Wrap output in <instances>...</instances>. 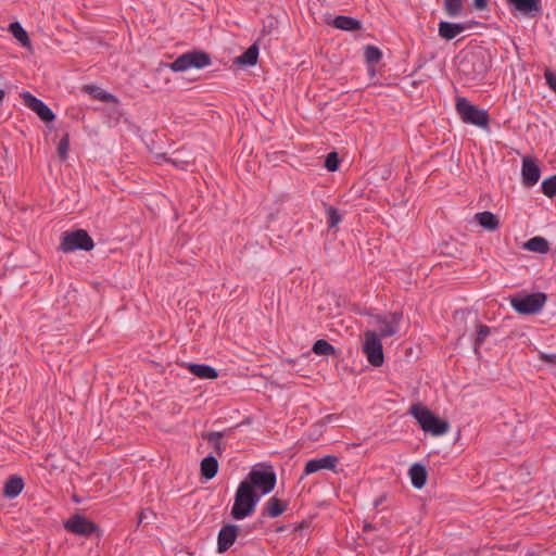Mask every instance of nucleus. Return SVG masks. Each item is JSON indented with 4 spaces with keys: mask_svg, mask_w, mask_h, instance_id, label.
I'll return each mask as SVG.
<instances>
[{
    "mask_svg": "<svg viewBox=\"0 0 556 556\" xmlns=\"http://www.w3.org/2000/svg\"><path fill=\"white\" fill-rule=\"evenodd\" d=\"M24 489V481L18 476H11L4 483L3 495L7 498H15Z\"/></svg>",
    "mask_w": 556,
    "mask_h": 556,
    "instance_id": "nucleus-21",
    "label": "nucleus"
},
{
    "mask_svg": "<svg viewBox=\"0 0 556 556\" xmlns=\"http://www.w3.org/2000/svg\"><path fill=\"white\" fill-rule=\"evenodd\" d=\"M486 0H473V7L477 10H484L486 8Z\"/></svg>",
    "mask_w": 556,
    "mask_h": 556,
    "instance_id": "nucleus-40",
    "label": "nucleus"
},
{
    "mask_svg": "<svg viewBox=\"0 0 556 556\" xmlns=\"http://www.w3.org/2000/svg\"><path fill=\"white\" fill-rule=\"evenodd\" d=\"M4 96H5L4 91L2 89H0V103L3 101Z\"/></svg>",
    "mask_w": 556,
    "mask_h": 556,
    "instance_id": "nucleus-44",
    "label": "nucleus"
},
{
    "mask_svg": "<svg viewBox=\"0 0 556 556\" xmlns=\"http://www.w3.org/2000/svg\"><path fill=\"white\" fill-rule=\"evenodd\" d=\"M544 77L546 79V84L548 85V87L556 92V75L552 71L546 70L544 73Z\"/></svg>",
    "mask_w": 556,
    "mask_h": 556,
    "instance_id": "nucleus-38",
    "label": "nucleus"
},
{
    "mask_svg": "<svg viewBox=\"0 0 556 556\" xmlns=\"http://www.w3.org/2000/svg\"><path fill=\"white\" fill-rule=\"evenodd\" d=\"M402 320V312H392L383 315H372L370 325L378 329L377 334L381 339L395 336L400 330Z\"/></svg>",
    "mask_w": 556,
    "mask_h": 556,
    "instance_id": "nucleus-7",
    "label": "nucleus"
},
{
    "mask_svg": "<svg viewBox=\"0 0 556 556\" xmlns=\"http://www.w3.org/2000/svg\"><path fill=\"white\" fill-rule=\"evenodd\" d=\"M64 528L71 533L89 536L97 530V525L87 517L76 514L64 522Z\"/></svg>",
    "mask_w": 556,
    "mask_h": 556,
    "instance_id": "nucleus-10",
    "label": "nucleus"
},
{
    "mask_svg": "<svg viewBox=\"0 0 556 556\" xmlns=\"http://www.w3.org/2000/svg\"><path fill=\"white\" fill-rule=\"evenodd\" d=\"M339 163L340 162L337 152H330L326 156L325 167L329 172H336L339 168Z\"/></svg>",
    "mask_w": 556,
    "mask_h": 556,
    "instance_id": "nucleus-36",
    "label": "nucleus"
},
{
    "mask_svg": "<svg viewBox=\"0 0 556 556\" xmlns=\"http://www.w3.org/2000/svg\"><path fill=\"white\" fill-rule=\"evenodd\" d=\"M332 26L348 31H355L362 28L361 21L346 15H338L332 20Z\"/></svg>",
    "mask_w": 556,
    "mask_h": 556,
    "instance_id": "nucleus-20",
    "label": "nucleus"
},
{
    "mask_svg": "<svg viewBox=\"0 0 556 556\" xmlns=\"http://www.w3.org/2000/svg\"><path fill=\"white\" fill-rule=\"evenodd\" d=\"M276 481V472L271 466L258 465L254 466L241 482L262 498L274 490Z\"/></svg>",
    "mask_w": 556,
    "mask_h": 556,
    "instance_id": "nucleus-1",
    "label": "nucleus"
},
{
    "mask_svg": "<svg viewBox=\"0 0 556 556\" xmlns=\"http://www.w3.org/2000/svg\"><path fill=\"white\" fill-rule=\"evenodd\" d=\"M364 337L363 352L366 355L368 363L375 367H380L383 364L384 356L379 336L374 330H367L365 331Z\"/></svg>",
    "mask_w": 556,
    "mask_h": 556,
    "instance_id": "nucleus-9",
    "label": "nucleus"
},
{
    "mask_svg": "<svg viewBox=\"0 0 556 556\" xmlns=\"http://www.w3.org/2000/svg\"><path fill=\"white\" fill-rule=\"evenodd\" d=\"M546 294L543 292L529 293L510 298L511 307L522 315H535L542 311L546 303Z\"/></svg>",
    "mask_w": 556,
    "mask_h": 556,
    "instance_id": "nucleus-5",
    "label": "nucleus"
},
{
    "mask_svg": "<svg viewBox=\"0 0 556 556\" xmlns=\"http://www.w3.org/2000/svg\"><path fill=\"white\" fill-rule=\"evenodd\" d=\"M543 193L548 197L553 198L556 195V175H553L548 177L547 179L543 180L541 185Z\"/></svg>",
    "mask_w": 556,
    "mask_h": 556,
    "instance_id": "nucleus-31",
    "label": "nucleus"
},
{
    "mask_svg": "<svg viewBox=\"0 0 556 556\" xmlns=\"http://www.w3.org/2000/svg\"><path fill=\"white\" fill-rule=\"evenodd\" d=\"M491 333V328L486 325H478L477 326V337L475 340V350L477 351L478 348L484 342L486 337Z\"/></svg>",
    "mask_w": 556,
    "mask_h": 556,
    "instance_id": "nucleus-34",
    "label": "nucleus"
},
{
    "mask_svg": "<svg viewBox=\"0 0 556 556\" xmlns=\"http://www.w3.org/2000/svg\"><path fill=\"white\" fill-rule=\"evenodd\" d=\"M312 351L316 355H324V356L334 355L336 352H337L336 348L333 345H331L328 341L324 340V339L317 340L313 344Z\"/></svg>",
    "mask_w": 556,
    "mask_h": 556,
    "instance_id": "nucleus-28",
    "label": "nucleus"
},
{
    "mask_svg": "<svg viewBox=\"0 0 556 556\" xmlns=\"http://www.w3.org/2000/svg\"><path fill=\"white\" fill-rule=\"evenodd\" d=\"M211 56L204 51L193 50L179 55L168 66L174 72H185L190 68H204L211 65Z\"/></svg>",
    "mask_w": 556,
    "mask_h": 556,
    "instance_id": "nucleus-6",
    "label": "nucleus"
},
{
    "mask_svg": "<svg viewBox=\"0 0 556 556\" xmlns=\"http://www.w3.org/2000/svg\"><path fill=\"white\" fill-rule=\"evenodd\" d=\"M260 500L256 494L249 490L248 485L240 482L236 490L233 505L230 511L231 517L236 520H243L251 516Z\"/></svg>",
    "mask_w": 556,
    "mask_h": 556,
    "instance_id": "nucleus-3",
    "label": "nucleus"
},
{
    "mask_svg": "<svg viewBox=\"0 0 556 556\" xmlns=\"http://www.w3.org/2000/svg\"><path fill=\"white\" fill-rule=\"evenodd\" d=\"M22 98L24 104L34 111L43 122H52L55 118L51 109L40 99L36 98L29 92H23Z\"/></svg>",
    "mask_w": 556,
    "mask_h": 556,
    "instance_id": "nucleus-12",
    "label": "nucleus"
},
{
    "mask_svg": "<svg viewBox=\"0 0 556 556\" xmlns=\"http://www.w3.org/2000/svg\"><path fill=\"white\" fill-rule=\"evenodd\" d=\"M288 504L287 502L279 500L276 496H271L264 505L262 515L269 517V518H276L283 514L287 510Z\"/></svg>",
    "mask_w": 556,
    "mask_h": 556,
    "instance_id": "nucleus-17",
    "label": "nucleus"
},
{
    "mask_svg": "<svg viewBox=\"0 0 556 556\" xmlns=\"http://www.w3.org/2000/svg\"><path fill=\"white\" fill-rule=\"evenodd\" d=\"M218 471V462L215 456H206L202 459L200 465V472L206 480L213 479Z\"/></svg>",
    "mask_w": 556,
    "mask_h": 556,
    "instance_id": "nucleus-22",
    "label": "nucleus"
},
{
    "mask_svg": "<svg viewBox=\"0 0 556 556\" xmlns=\"http://www.w3.org/2000/svg\"><path fill=\"white\" fill-rule=\"evenodd\" d=\"M364 54H365L366 62L369 64L378 63L382 58L381 50L378 47L371 46V45H368L365 47Z\"/></svg>",
    "mask_w": 556,
    "mask_h": 556,
    "instance_id": "nucleus-30",
    "label": "nucleus"
},
{
    "mask_svg": "<svg viewBox=\"0 0 556 556\" xmlns=\"http://www.w3.org/2000/svg\"><path fill=\"white\" fill-rule=\"evenodd\" d=\"M484 72H485V66H484V64L481 62V63H480V66H479V72H478V73H479V74H482V73H484Z\"/></svg>",
    "mask_w": 556,
    "mask_h": 556,
    "instance_id": "nucleus-42",
    "label": "nucleus"
},
{
    "mask_svg": "<svg viewBox=\"0 0 556 556\" xmlns=\"http://www.w3.org/2000/svg\"><path fill=\"white\" fill-rule=\"evenodd\" d=\"M224 434V432L212 431L203 435V438L213 446L217 455H222L225 450V445L220 443V439Z\"/></svg>",
    "mask_w": 556,
    "mask_h": 556,
    "instance_id": "nucleus-27",
    "label": "nucleus"
},
{
    "mask_svg": "<svg viewBox=\"0 0 556 556\" xmlns=\"http://www.w3.org/2000/svg\"><path fill=\"white\" fill-rule=\"evenodd\" d=\"M339 457L334 455H324L323 457L312 458L306 462L303 470L304 476H309L321 470L337 471Z\"/></svg>",
    "mask_w": 556,
    "mask_h": 556,
    "instance_id": "nucleus-11",
    "label": "nucleus"
},
{
    "mask_svg": "<svg viewBox=\"0 0 556 556\" xmlns=\"http://www.w3.org/2000/svg\"><path fill=\"white\" fill-rule=\"evenodd\" d=\"M463 8V1L462 0H445L444 1V9L445 12L450 16H457L459 15Z\"/></svg>",
    "mask_w": 556,
    "mask_h": 556,
    "instance_id": "nucleus-32",
    "label": "nucleus"
},
{
    "mask_svg": "<svg viewBox=\"0 0 556 556\" xmlns=\"http://www.w3.org/2000/svg\"><path fill=\"white\" fill-rule=\"evenodd\" d=\"M409 414L417 420L420 428L431 435L440 437L450 430L448 421L439 418L420 403L413 404L409 408Z\"/></svg>",
    "mask_w": 556,
    "mask_h": 556,
    "instance_id": "nucleus-2",
    "label": "nucleus"
},
{
    "mask_svg": "<svg viewBox=\"0 0 556 556\" xmlns=\"http://www.w3.org/2000/svg\"><path fill=\"white\" fill-rule=\"evenodd\" d=\"M540 176L541 170L538 164L531 157H523L521 166L522 184L532 187L539 181Z\"/></svg>",
    "mask_w": 556,
    "mask_h": 556,
    "instance_id": "nucleus-14",
    "label": "nucleus"
},
{
    "mask_svg": "<svg viewBox=\"0 0 556 556\" xmlns=\"http://www.w3.org/2000/svg\"><path fill=\"white\" fill-rule=\"evenodd\" d=\"M523 249L530 252L546 254L549 251V243L544 237H533L525 242Z\"/></svg>",
    "mask_w": 556,
    "mask_h": 556,
    "instance_id": "nucleus-23",
    "label": "nucleus"
},
{
    "mask_svg": "<svg viewBox=\"0 0 556 556\" xmlns=\"http://www.w3.org/2000/svg\"><path fill=\"white\" fill-rule=\"evenodd\" d=\"M9 29L15 39L20 41L24 47L29 46L30 41L28 35L18 22L11 23Z\"/></svg>",
    "mask_w": 556,
    "mask_h": 556,
    "instance_id": "nucleus-29",
    "label": "nucleus"
},
{
    "mask_svg": "<svg viewBox=\"0 0 556 556\" xmlns=\"http://www.w3.org/2000/svg\"><path fill=\"white\" fill-rule=\"evenodd\" d=\"M93 247V240L88 232L83 229L64 232L60 244V249L65 253L76 250L90 251Z\"/></svg>",
    "mask_w": 556,
    "mask_h": 556,
    "instance_id": "nucleus-8",
    "label": "nucleus"
},
{
    "mask_svg": "<svg viewBox=\"0 0 556 556\" xmlns=\"http://www.w3.org/2000/svg\"><path fill=\"white\" fill-rule=\"evenodd\" d=\"M514 10L526 14H535L541 11V0H505Z\"/></svg>",
    "mask_w": 556,
    "mask_h": 556,
    "instance_id": "nucleus-15",
    "label": "nucleus"
},
{
    "mask_svg": "<svg viewBox=\"0 0 556 556\" xmlns=\"http://www.w3.org/2000/svg\"><path fill=\"white\" fill-rule=\"evenodd\" d=\"M166 162L173 164L175 167L179 168V169H188V166H189V161H181V160H178V159H174V157H167L165 155H161Z\"/></svg>",
    "mask_w": 556,
    "mask_h": 556,
    "instance_id": "nucleus-37",
    "label": "nucleus"
},
{
    "mask_svg": "<svg viewBox=\"0 0 556 556\" xmlns=\"http://www.w3.org/2000/svg\"><path fill=\"white\" fill-rule=\"evenodd\" d=\"M412 484L416 489H422L427 482L428 472L420 464H413L408 470Z\"/></svg>",
    "mask_w": 556,
    "mask_h": 556,
    "instance_id": "nucleus-19",
    "label": "nucleus"
},
{
    "mask_svg": "<svg viewBox=\"0 0 556 556\" xmlns=\"http://www.w3.org/2000/svg\"><path fill=\"white\" fill-rule=\"evenodd\" d=\"M239 532V527L228 523L222 527L217 536V551L225 553L235 543Z\"/></svg>",
    "mask_w": 556,
    "mask_h": 556,
    "instance_id": "nucleus-13",
    "label": "nucleus"
},
{
    "mask_svg": "<svg viewBox=\"0 0 556 556\" xmlns=\"http://www.w3.org/2000/svg\"><path fill=\"white\" fill-rule=\"evenodd\" d=\"M258 47L256 43L250 46L241 55L236 59V63L244 66H253L257 63Z\"/></svg>",
    "mask_w": 556,
    "mask_h": 556,
    "instance_id": "nucleus-25",
    "label": "nucleus"
},
{
    "mask_svg": "<svg viewBox=\"0 0 556 556\" xmlns=\"http://www.w3.org/2000/svg\"><path fill=\"white\" fill-rule=\"evenodd\" d=\"M456 112L465 124L475 125L483 129L489 127L490 116L488 111L471 104L464 97L457 98Z\"/></svg>",
    "mask_w": 556,
    "mask_h": 556,
    "instance_id": "nucleus-4",
    "label": "nucleus"
},
{
    "mask_svg": "<svg viewBox=\"0 0 556 556\" xmlns=\"http://www.w3.org/2000/svg\"><path fill=\"white\" fill-rule=\"evenodd\" d=\"M466 29V25L462 23H451L441 21L439 23V36L445 40H452L456 38Z\"/></svg>",
    "mask_w": 556,
    "mask_h": 556,
    "instance_id": "nucleus-16",
    "label": "nucleus"
},
{
    "mask_svg": "<svg viewBox=\"0 0 556 556\" xmlns=\"http://www.w3.org/2000/svg\"><path fill=\"white\" fill-rule=\"evenodd\" d=\"M372 529V526L370 523L364 525V531H370Z\"/></svg>",
    "mask_w": 556,
    "mask_h": 556,
    "instance_id": "nucleus-43",
    "label": "nucleus"
},
{
    "mask_svg": "<svg viewBox=\"0 0 556 556\" xmlns=\"http://www.w3.org/2000/svg\"><path fill=\"white\" fill-rule=\"evenodd\" d=\"M326 212H327V217H328V220H327L328 227L329 228L337 227L340 224V222L342 220V216H341L340 212L333 206H328Z\"/></svg>",
    "mask_w": 556,
    "mask_h": 556,
    "instance_id": "nucleus-33",
    "label": "nucleus"
},
{
    "mask_svg": "<svg viewBox=\"0 0 556 556\" xmlns=\"http://www.w3.org/2000/svg\"><path fill=\"white\" fill-rule=\"evenodd\" d=\"M85 91L88 92L93 99L103 101V102H117V99L112 93L106 92L102 88L93 85H88L85 87Z\"/></svg>",
    "mask_w": 556,
    "mask_h": 556,
    "instance_id": "nucleus-26",
    "label": "nucleus"
},
{
    "mask_svg": "<svg viewBox=\"0 0 556 556\" xmlns=\"http://www.w3.org/2000/svg\"><path fill=\"white\" fill-rule=\"evenodd\" d=\"M151 517H154V514L150 510H141L138 518V523H149Z\"/></svg>",
    "mask_w": 556,
    "mask_h": 556,
    "instance_id": "nucleus-39",
    "label": "nucleus"
},
{
    "mask_svg": "<svg viewBox=\"0 0 556 556\" xmlns=\"http://www.w3.org/2000/svg\"><path fill=\"white\" fill-rule=\"evenodd\" d=\"M70 150V136L65 134L58 146V155L61 160H66Z\"/></svg>",
    "mask_w": 556,
    "mask_h": 556,
    "instance_id": "nucleus-35",
    "label": "nucleus"
},
{
    "mask_svg": "<svg viewBox=\"0 0 556 556\" xmlns=\"http://www.w3.org/2000/svg\"><path fill=\"white\" fill-rule=\"evenodd\" d=\"M475 217L481 227L490 231L496 230L500 226L497 217L489 211L477 213Z\"/></svg>",
    "mask_w": 556,
    "mask_h": 556,
    "instance_id": "nucleus-24",
    "label": "nucleus"
},
{
    "mask_svg": "<svg viewBox=\"0 0 556 556\" xmlns=\"http://www.w3.org/2000/svg\"><path fill=\"white\" fill-rule=\"evenodd\" d=\"M544 358L549 363L556 364V354L545 355Z\"/></svg>",
    "mask_w": 556,
    "mask_h": 556,
    "instance_id": "nucleus-41",
    "label": "nucleus"
},
{
    "mask_svg": "<svg viewBox=\"0 0 556 556\" xmlns=\"http://www.w3.org/2000/svg\"><path fill=\"white\" fill-rule=\"evenodd\" d=\"M187 368L192 375L200 379L213 380L218 377L217 370L214 367L206 364L188 363Z\"/></svg>",
    "mask_w": 556,
    "mask_h": 556,
    "instance_id": "nucleus-18",
    "label": "nucleus"
}]
</instances>
